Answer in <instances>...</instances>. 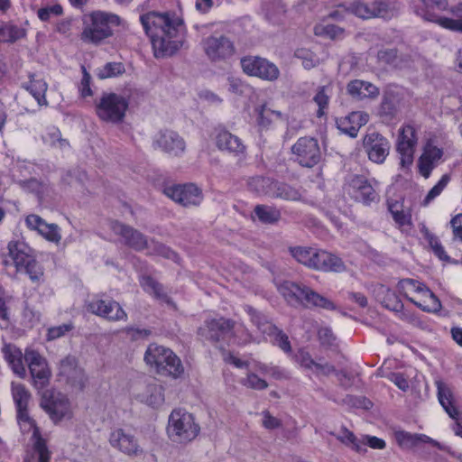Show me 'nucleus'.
I'll list each match as a JSON object with an SVG mask.
<instances>
[{
	"instance_id": "f257e3e1",
	"label": "nucleus",
	"mask_w": 462,
	"mask_h": 462,
	"mask_svg": "<svg viewBox=\"0 0 462 462\" xmlns=\"http://www.w3.org/2000/svg\"><path fill=\"white\" fill-rule=\"evenodd\" d=\"M140 22L156 58L171 56L181 47L183 22L175 14L150 12L141 15Z\"/></svg>"
},
{
	"instance_id": "f03ea898",
	"label": "nucleus",
	"mask_w": 462,
	"mask_h": 462,
	"mask_svg": "<svg viewBox=\"0 0 462 462\" xmlns=\"http://www.w3.org/2000/svg\"><path fill=\"white\" fill-rule=\"evenodd\" d=\"M277 290L291 306L302 305L305 308H319L327 310L336 309L333 301L303 283L284 281L277 285Z\"/></svg>"
},
{
	"instance_id": "7ed1b4c3",
	"label": "nucleus",
	"mask_w": 462,
	"mask_h": 462,
	"mask_svg": "<svg viewBox=\"0 0 462 462\" xmlns=\"http://www.w3.org/2000/svg\"><path fill=\"white\" fill-rule=\"evenodd\" d=\"M121 19L118 15L103 11H95L83 19V30L80 38L83 42L99 44L105 39L112 36V26L119 25Z\"/></svg>"
},
{
	"instance_id": "20e7f679",
	"label": "nucleus",
	"mask_w": 462,
	"mask_h": 462,
	"mask_svg": "<svg viewBox=\"0 0 462 462\" xmlns=\"http://www.w3.org/2000/svg\"><path fill=\"white\" fill-rule=\"evenodd\" d=\"M144 361L160 375L178 378L184 372L180 359L173 351L157 344L148 346L144 353Z\"/></svg>"
},
{
	"instance_id": "39448f33",
	"label": "nucleus",
	"mask_w": 462,
	"mask_h": 462,
	"mask_svg": "<svg viewBox=\"0 0 462 462\" xmlns=\"http://www.w3.org/2000/svg\"><path fill=\"white\" fill-rule=\"evenodd\" d=\"M423 7L419 8L416 13L426 21L435 23L442 28L453 32H462V3L457 4L450 9L451 18L439 16L435 10L445 11L448 9V0H421Z\"/></svg>"
},
{
	"instance_id": "423d86ee",
	"label": "nucleus",
	"mask_w": 462,
	"mask_h": 462,
	"mask_svg": "<svg viewBox=\"0 0 462 462\" xmlns=\"http://www.w3.org/2000/svg\"><path fill=\"white\" fill-rule=\"evenodd\" d=\"M199 426L195 422L193 415L184 410L171 411L169 417L167 432L169 438L178 443H188L193 440L199 432Z\"/></svg>"
},
{
	"instance_id": "0eeeda50",
	"label": "nucleus",
	"mask_w": 462,
	"mask_h": 462,
	"mask_svg": "<svg viewBox=\"0 0 462 462\" xmlns=\"http://www.w3.org/2000/svg\"><path fill=\"white\" fill-rule=\"evenodd\" d=\"M129 106L128 99L116 93H104L96 102V113L102 121L121 123Z\"/></svg>"
},
{
	"instance_id": "6e6552de",
	"label": "nucleus",
	"mask_w": 462,
	"mask_h": 462,
	"mask_svg": "<svg viewBox=\"0 0 462 462\" xmlns=\"http://www.w3.org/2000/svg\"><path fill=\"white\" fill-rule=\"evenodd\" d=\"M250 185L258 192L272 198H280L286 200L300 201L303 199V192L289 184L273 180L269 178L256 177Z\"/></svg>"
},
{
	"instance_id": "1a4fd4ad",
	"label": "nucleus",
	"mask_w": 462,
	"mask_h": 462,
	"mask_svg": "<svg viewBox=\"0 0 462 462\" xmlns=\"http://www.w3.org/2000/svg\"><path fill=\"white\" fill-rule=\"evenodd\" d=\"M398 290L402 293L408 300L418 296V294H423L429 299L426 302H416V306L426 312H439L441 309V303L439 298L429 289L424 283L414 280V279H402L398 282Z\"/></svg>"
},
{
	"instance_id": "9d476101",
	"label": "nucleus",
	"mask_w": 462,
	"mask_h": 462,
	"mask_svg": "<svg viewBox=\"0 0 462 462\" xmlns=\"http://www.w3.org/2000/svg\"><path fill=\"white\" fill-rule=\"evenodd\" d=\"M243 72L264 81H276L281 75L276 64L260 56H245L240 60Z\"/></svg>"
},
{
	"instance_id": "9b49d317",
	"label": "nucleus",
	"mask_w": 462,
	"mask_h": 462,
	"mask_svg": "<svg viewBox=\"0 0 462 462\" xmlns=\"http://www.w3.org/2000/svg\"><path fill=\"white\" fill-rule=\"evenodd\" d=\"M295 161L303 167L311 168L321 159L318 140L313 137H300L291 147Z\"/></svg>"
},
{
	"instance_id": "f8f14e48",
	"label": "nucleus",
	"mask_w": 462,
	"mask_h": 462,
	"mask_svg": "<svg viewBox=\"0 0 462 462\" xmlns=\"http://www.w3.org/2000/svg\"><path fill=\"white\" fill-rule=\"evenodd\" d=\"M24 360L28 365L33 386L38 390L45 388L51 377V371L47 360L32 349L25 350Z\"/></svg>"
},
{
	"instance_id": "ddd939ff",
	"label": "nucleus",
	"mask_w": 462,
	"mask_h": 462,
	"mask_svg": "<svg viewBox=\"0 0 462 462\" xmlns=\"http://www.w3.org/2000/svg\"><path fill=\"white\" fill-rule=\"evenodd\" d=\"M164 194L183 207H197L203 200L202 190L193 183L177 184L166 187Z\"/></svg>"
},
{
	"instance_id": "4468645a",
	"label": "nucleus",
	"mask_w": 462,
	"mask_h": 462,
	"mask_svg": "<svg viewBox=\"0 0 462 462\" xmlns=\"http://www.w3.org/2000/svg\"><path fill=\"white\" fill-rule=\"evenodd\" d=\"M17 421L23 432L32 431L34 441V450L38 454L39 462H50L51 452L49 451L44 439L41 438L39 429L35 421L30 417L27 409L16 411Z\"/></svg>"
},
{
	"instance_id": "2eb2a0df",
	"label": "nucleus",
	"mask_w": 462,
	"mask_h": 462,
	"mask_svg": "<svg viewBox=\"0 0 462 462\" xmlns=\"http://www.w3.org/2000/svg\"><path fill=\"white\" fill-rule=\"evenodd\" d=\"M417 141L418 138L413 126L407 125L400 129L396 149L400 154L402 168H408L412 164Z\"/></svg>"
},
{
	"instance_id": "dca6fc26",
	"label": "nucleus",
	"mask_w": 462,
	"mask_h": 462,
	"mask_svg": "<svg viewBox=\"0 0 462 462\" xmlns=\"http://www.w3.org/2000/svg\"><path fill=\"white\" fill-rule=\"evenodd\" d=\"M58 376L60 380H64L79 390H83L88 382L84 370L79 365L77 358L72 356L60 360Z\"/></svg>"
},
{
	"instance_id": "f3484780",
	"label": "nucleus",
	"mask_w": 462,
	"mask_h": 462,
	"mask_svg": "<svg viewBox=\"0 0 462 462\" xmlns=\"http://www.w3.org/2000/svg\"><path fill=\"white\" fill-rule=\"evenodd\" d=\"M134 398L152 407H160L164 402L163 387L155 381H140L132 387Z\"/></svg>"
},
{
	"instance_id": "a211bd4d",
	"label": "nucleus",
	"mask_w": 462,
	"mask_h": 462,
	"mask_svg": "<svg viewBox=\"0 0 462 462\" xmlns=\"http://www.w3.org/2000/svg\"><path fill=\"white\" fill-rule=\"evenodd\" d=\"M345 189L356 199L369 204L377 199V193L369 180L363 175H348L345 182Z\"/></svg>"
},
{
	"instance_id": "6ab92c4d",
	"label": "nucleus",
	"mask_w": 462,
	"mask_h": 462,
	"mask_svg": "<svg viewBox=\"0 0 462 462\" xmlns=\"http://www.w3.org/2000/svg\"><path fill=\"white\" fill-rule=\"evenodd\" d=\"M153 147L173 157L181 156L186 150L184 139L175 131L162 130L153 138Z\"/></svg>"
},
{
	"instance_id": "aec40b11",
	"label": "nucleus",
	"mask_w": 462,
	"mask_h": 462,
	"mask_svg": "<svg viewBox=\"0 0 462 462\" xmlns=\"http://www.w3.org/2000/svg\"><path fill=\"white\" fill-rule=\"evenodd\" d=\"M41 407L55 423L70 414L69 399L60 393H45L41 402Z\"/></svg>"
},
{
	"instance_id": "412c9836",
	"label": "nucleus",
	"mask_w": 462,
	"mask_h": 462,
	"mask_svg": "<svg viewBox=\"0 0 462 462\" xmlns=\"http://www.w3.org/2000/svg\"><path fill=\"white\" fill-rule=\"evenodd\" d=\"M110 228L116 236H121L122 242L135 251H143L148 247V240L146 236L139 230L125 225L118 221H112Z\"/></svg>"
},
{
	"instance_id": "4be33fe9",
	"label": "nucleus",
	"mask_w": 462,
	"mask_h": 462,
	"mask_svg": "<svg viewBox=\"0 0 462 462\" xmlns=\"http://www.w3.org/2000/svg\"><path fill=\"white\" fill-rule=\"evenodd\" d=\"M363 144L369 160L373 162L381 164L389 154L390 143L376 132L367 134L364 138Z\"/></svg>"
},
{
	"instance_id": "5701e85b",
	"label": "nucleus",
	"mask_w": 462,
	"mask_h": 462,
	"mask_svg": "<svg viewBox=\"0 0 462 462\" xmlns=\"http://www.w3.org/2000/svg\"><path fill=\"white\" fill-rule=\"evenodd\" d=\"M87 309L92 314L110 321L125 320L127 318L120 304L111 300H93L87 305Z\"/></svg>"
},
{
	"instance_id": "b1692460",
	"label": "nucleus",
	"mask_w": 462,
	"mask_h": 462,
	"mask_svg": "<svg viewBox=\"0 0 462 462\" xmlns=\"http://www.w3.org/2000/svg\"><path fill=\"white\" fill-rule=\"evenodd\" d=\"M310 256L311 269L323 272H342L345 269L342 260L327 251L314 248Z\"/></svg>"
},
{
	"instance_id": "393cba45",
	"label": "nucleus",
	"mask_w": 462,
	"mask_h": 462,
	"mask_svg": "<svg viewBox=\"0 0 462 462\" xmlns=\"http://www.w3.org/2000/svg\"><path fill=\"white\" fill-rule=\"evenodd\" d=\"M109 442L112 447L129 456H137L143 452L135 438L122 429H116L111 432Z\"/></svg>"
},
{
	"instance_id": "a878e982",
	"label": "nucleus",
	"mask_w": 462,
	"mask_h": 462,
	"mask_svg": "<svg viewBox=\"0 0 462 462\" xmlns=\"http://www.w3.org/2000/svg\"><path fill=\"white\" fill-rule=\"evenodd\" d=\"M8 255L11 259H5V265L14 264L17 272L23 271V266L29 263L34 257L32 249L23 242L12 241L8 244Z\"/></svg>"
},
{
	"instance_id": "bb28decb",
	"label": "nucleus",
	"mask_w": 462,
	"mask_h": 462,
	"mask_svg": "<svg viewBox=\"0 0 462 462\" xmlns=\"http://www.w3.org/2000/svg\"><path fill=\"white\" fill-rule=\"evenodd\" d=\"M229 330V320L223 318L213 319L205 321L204 325L199 328V335L206 340L217 342L228 335Z\"/></svg>"
},
{
	"instance_id": "cd10ccee",
	"label": "nucleus",
	"mask_w": 462,
	"mask_h": 462,
	"mask_svg": "<svg viewBox=\"0 0 462 462\" xmlns=\"http://www.w3.org/2000/svg\"><path fill=\"white\" fill-rule=\"evenodd\" d=\"M204 50L210 60H220L231 52V42L226 36L212 35L204 41Z\"/></svg>"
},
{
	"instance_id": "c85d7f7f",
	"label": "nucleus",
	"mask_w": 462,
	"mask_h": 462,
	"mask_svg": "<svg viewBox=\"0 0 462 462\" xmlns=\"http://www.w3.org/2000/svg\"><path fill=\"white\" fill-rule=\"evenodd\" d=\"M368 120V114L362 111H356L337 119V125L342 133L351 137H356L359 129L365 125Z\"/></svg>"
},
{
	"instance_id": "c756f323",
	"label": "nucleus",
	"mask_w": 462,
	"mask_h": 462,
	"mask_svg": "<svg viewBox=\"0 0 462 462\" xmlns=\"http://www.w3.org/2000/svg\"><path fill=\"white\" fill-rule=\"evenodd\" d=\"M233 365L237 368H245L250 371L256 370L263 374H270L275 380H282L286 378L285 371L281 367L263 364L254 359L242 360L233 356Z\"/></svg>"
},
{
	"instance_id": "7c9ffc66",
	"label": "nucleus",
	"mask_w": 462,
	"mask_h": 462,
	"mask_svg": "<svg viewBox=\"0 0 462 462\" xmlns=\"http://www.w3.org/2000/svg\"><path fill=\"white\" fill-rule=\"evenodd\" d=\"M443 155V151L429 143L424 147V151L419 160V169L420 174L429 178L432 170L437 166L439 161Z\"/></svg>"
},
{
	"instance_id": "2f4dec72",
	"label": "nucleus",
	"mask_w": 462,
	"mask_h": 462,
	"mask_svg": "<svg viewBox=\"0 0 462 462\" xmlns=\"http://www.w3.org/2000/svg\"><path fill=\"white\" fill-rule=\"evenodd\" d=\"M395 439L398 445L404 449H411L414 447H417L420 443H430L439 449H443V447L439 442L425 434H412L402 430L395 432Z\"/></svg>"
},
{
	"instance_id": "473e14b6",
	"label": "nucleus",
	"mask_w": 462,
	"mask_h": 462,
	"mask_svg": "<svg viewBox=\"0 0 462 462\" xmlns=\"http://www.w3.org/2000/svg\"><path fill=\"white\" fill-rule=\"evenodd\" d=\"M3 354L13 372L20 378L26 376V369L23 365L24 356L22 351L12 344H5L3 346Z\"/></svg>"
},
{
	"instance_id": "72a5a7b5",
	"label": "nucleus",
	"mask_w": 462,
	"mask_h": 462,
	"mask_svg": "<svg viewBox=\"0 0 462 462\" xmlns=\"http://www.w3.org/2000/svg\"><path fill=\"white\" fill-rule=\"evenodd\" d=\"M29 79L23 87L34 97L39 106H48L49 103L45 97L48 89L46 81L35 74H30Z\"/></svg>"
},
{
	"instance_id": "f704fd0d",
	"label": "nucleus",
	"mask_w": 462,
	"mask_h": 462,
	"mask_svg": "<svg viewBox=\"0 0 462 462\" xmlns=\"http://www.w3.org/2000/svg\"><path fill=\"white\" fill-rule=\"evenodd\" d=\"M348 93L356 98H374L378 96L379 89L370 82L363 80H352L347 85Z\"/></svg>"
},
{
	"instance_id": "c9c22d12",
	"label": "nucleus",
	"mask_w": 462,
	"mask_h": 462,
	"mask_svg": "<svg viewBox=\"0 0 462 462\" xmlns=\"http://www.w3.org/2000/svg\"><path fill=\"white\" fill-rule=\"evenodd\" d=\"M255 112L257 114V123L262 127H269L273 122L286 121L288 116L280 110L272 108L268 104L259 106Z\"/></svg>"
},
{
	"instance_id": "e433bc0d",
	"label": "nucleus",
	"mask_w": 462,
	"mask_h": 462,
	"mask_svg": "<svg viewBox=\"0 0 462 462\" xmlns=\"http://www.w3.org/2000/svg\"><path fill=\"white\" fill-rule=\"evenodd\" d=\"M436 385L438 388V398L439 403L449 417L457 421L460 419V412L452 404V393L450 389L441 381H437Z\"/></svg>"
},
{
	"instance_id": "4c0bfd02",
	"label": "nucleus",
	"mask_w": 462,
	"mask_h": 462,
	"mask_svg": "<svg viewBox=\"0 0 462 462\" xmlns=\"http://www.w3.org/2000/svg\"><path fill=\"white\" fill-rule=\"evenodd\" d=\"M143 289L152 295L155 299L165 302L168 305H173L171 299L164 291L163 286L150 275H143L140 280Z\"/></svg>"
},
{
	"instance_id": "58836bf2",
	"label": "nucleus",
	"mask_w": 462,
	"mask_h": 462,
	"mask_svg": "<svg viewBox=\"0 0 462 462\" xmlns=\"http://www.w3.org/2000/svg\"><path fill=\"white\" fill-rule=\"evenodd\" d=\"M264 333L273 337V344L278 346L283 352L291 353V346L288 336L273 324L264 323Z\"/></svg>"
},
{
	"instance_id": "ea45409f",
	"label": "nucleus",
	"mask_w": 462,
	"mask_h": 462,
	"mask_svg": "<svg viewBox=\"0 0 462 462\" xmlns=\"http://www.w3.org/2000/svg\"><path fill=\"white\" fill-rule=\"evenodd\" d=\"M11 391L14 402L15 403L16 411L27 409L32 395L25 385L13 382L11 384Z\"/></svg>"
},
{
	"instance_id": "a19ab883",
	"label": "nucleus",
	"mask_w": 462,
	"mask_h": 462,
	"mask_svg": "<svg viewBox=\"0 0 462 462\" xmlns=\"http://www.w3.org/2000/svg\"><path fill=\"white\" fill-rule=\"evenodd\" d=\"M254 213L255 217L263 224H274L281 218L280 210L267 205H257Z\"/></svg>"
},
{
	"instance_id": "79ce46f5",
	"label": "nucleus",
	"mask_w": 462,
	"mask_h": 462,
	"mask_svg": "<svg viewBox=\"0 0 462 462\" xmlns=\"http://www.w3.org/2000/svg\"><path fill=\"white\" fill-rule=\"evenodd\" d=\"M374 17L388 19L393 17L399 10V4L395 0H379L373 2Z\"/></svg>"
},
{
	"instance_id": "37998d69",
	"label": "nucleus",
	"mask_w": 462,
	"mask_h": 462,
	"mask_svg": "<svg viewBox=\"0 0 462 462\" xmlns=\"http://www.w3.org/2000/svg\"><path fill=\"white\" fill-rule=\"evenodd\" d=\"M26 35L25 29L12 23H0V41L14 42Z\"/></svg>"
},
{
	"instance_id": "c03bdc74",
	"label": "nucleus",
	"mask_w": 462,
	"mask_h": 462,
	"mask_svg": "<svg viewBox=\"0 0 462 462\" xmlns=\"http://www.w3.org/2000/svg\"><path fill=\"white\" fill-rule=\"evenodd\" d=\"M145 249L148 250L147 254L149 255L162 256L175 263H178L180 260L179 255L173 250L155 240H151L150 244L148 243V247Z\"/></svg>"
},
{
	"instance_id": "a18cd8bd",
	"label": "nucleus",
	"mask_w": 462,
	"mask_h": 462,
	"mask_svg": "<svg viewBox=\"0 0 462 462\" xmlns=\"http://www.w3.org/2000/svg\"><path fill=\"white\" fill-rule=\"evenodd\" d=\"M314 33L317 36L336 40L343 36L344 29L334 24L319 23L314 27Z\"/></svg>"
},
{
	"instance_id": "49530a36",
	"label": "nucleus",
	"mask_w": 462,
	"mask_h": 462,
	"mask_svg": "<svg viewBox=\"0 0 462 462\" xmlns=\"http://www.w3.org/2000/svg\"><path fill=\"white\" fill-rule=\"evenodd\" d=\"M337 439L343 444L356 450V452L366 451V448H363L361 444V439H358L352 431L348 430L345 427H343L340 430V433L337 435Z\"/></svg>"
},
{
	"instance_id": "de8ad7c7",
	"label": "nucleus",
	"mask_w": 462,
	"mask_h": 462,
	"mask_svg": "<svg viewBox=\"0 0 462 462\" xmlns=\"http://www.w3.org/2000/svg\"><path fill=\"white\" fill-rule=\"evenodd\" d=\"M213 140L217 147L221 151H230L231 134L225 126L218 125L215 128Z\"/></svg>"
},
{
	"instance_id": "09e8293b",
	"label": "nucleus",
	"mask_w": 462,
	"mask_h": 462,
	"mask_svg": "<svg viewBox=\"0 0 462 462\" xmlns=\"http://www.w3.org/2000/svg\"><path fill=\"white\" fill-rule=\"evenodd\" d=\"M374 4H365L362 1L354 2L349 7L348 11L362 18V19H370L374 17Z\"/></svg>"
},
{
	"instance_id": "8fccbe9b",
	"label": "nucleus",
	"mask_w": 462,
	"mask_h": 462,
	"mask_svg": "<svg viewBox=\"0 0 462 462\" xmlns=\"http://www.w3.org/2000/svg\"><path fill=\"white\" fill-rule=\"evenodd\" d=\"M330 88L323 86L319 88L316 95L313 97L314 102L319 106L317 111L318 117H321L325 115V110L328 108L329 102Z\"/></svg>"
},
{
	"instance_id": "3c124183",
	"label": "nucleus",
	"mask_w": 462,
	"mask_h": 462,
	"mask_svg": "<svg viewBox=\"0 0 462 462\" xmlns=\"http://www.w3.org/2000/svg\"><path fill=\"white\" fill-rule=\"evenodd\" d=\"M314 248L295 246L290 248L291 255L300 263L310 268L311 258Z\"/></svg>"
},
{
	"instance_id": "603ef678",
	"label": "nucleus",
	"mask_w": 462,
	"mask_h": 462,
	"mask_svg": "<svg viewBox=\"0 0 462 462\" xmlns=\"http://www.w3.org/2000/svg\"><path fill=\"white\" fill-rule=\"evenodd\" d=\"M23 271L28 274L30 280L33 283L39 284L43 282V268L39 263L36 262L34 258L29 263L23 266Z\"/></svg>"
},
{
	"instance_id": "864d4df0",
	"label": "nucleus",
	"mask_w": 462,
	"mask_h": 462,
	"mask_svg": "<svg viewBox=\"0 0 462 462\" xmlns=\"http://www.w3.org/2000/svg\"><path fill=\"white\" fill-rule=\"evenodd\" d=\"M240 383L247 388L257 391L264 390L268 387L267 382L253 372H249L245 377L240 380Z\"/></svg>"
},
{
	"instance_id": "5fc2aeb1",
	"label": "nucleus",
	"mask_w": 462,
	"mask_h": 462,
	"mask_svg": "<svg viewBox=\"0 0 462 462\" xmlns=\"http://www.w3.org/2000/svg\"><path fill=\"white\" fill-rule=\"evenodd\" d=\"M39 234L50 242L59 244L61 240L60 229L56 224L45 223Z\"/></svg>"
},
{
	"instance_id": "6e6d98bb",
	"label": "nucleus",
	"mask_w": 462,
	"mask_h": 462,
	"mask_svg": "<svg viewBox=\"0 0 462 462\" xmlns=\"http://www.w3.org/2000/svg\"><path fill=\"white\" fill-rule=\"evenodd\" d=\"M125 71V67L121 62H108L99 71L98 77L100 79H106L116 77Z\"/></svg>"
},
{
	"instance_id": "4d7b16f0",
	"label": "nucleus",
	"mask_w": 462,
	"mask_h": 462,
	"mask_svg": "<svg viewBox=\"0 0 462 462\" xmlns=\"http://www.w3.org/2000/svg\"><path fill=\"white\" fill-rule=\"evenodd\" d=\"M450 180V177L448 174H444L441 179L438 181V183L429 191L427 196L423 200L424 205H428L431 200L440 195V193L447 187L448 183Z\"/></svg>"
},
{
	"instance_id": "13d9d810",
	"label": "nucleus",
	"mask_w": 462,
	"mask_h": 462,
	"mask_svg": "<svg viewBox=\"0 0 462 462\" xmlns=\"http://www.w3.org/2000/svg\"><path fill=\"white\" fill-rule=\"evenodd\" d=\"M425 238L427 239L434 254L440 260H448L449 258L448 255L446 254L444 247L442 246L438 237H436L435 236L427 231L425 233Z\"/></svg>"
},
{
	"instance_id": "bf43d9fd",
	"label": "nucleus",
	"mask_w": 462,
	"mask_h": 462,
	"mask_svg": "<svg viewBox=\"0 0 462 462\" xmlns=\"http://www.w3.org/2000/svg\"><path fill=\"white\" fill-rule=\"evenodd\" d=\"M62 14L63 8L59 4L40 8L37 12L38 18L42 22H48L51 16H60Z\"/></svg>"
},
{
	"instance_id": "052dcab7",
	"label": "nucleus",
	"mask_w": 462,
	"mask_h": 462,
	"mask_svg": "<svg viewBox=\"0 0 462 462\" xmlns=\"http://www.w3.org/2000/svg\"><path fill=\"white\" fill-rule=\"evenodd\" d=\"M245 311L249 314V316L251 317V319H252V322L254 324H255V326L258 328V329L263 333H264V328H265V325L264 323L266 324H272L268 319L262 313L256 311L254 309H253L252 307L250 306H246L245 308Z\"/></svg>"
},
{
	"instance_id": "680f3d73",
	"label": "nucleus",
	"mask_w": 462,
	"mask_h": 462,
	"mask_svg": "<svg viewBox=\"0 0 462 462\" xmlns=\"http://www.w3.org/2000/svg\"><path fill=\"white\" fill-rule=\"evenodd\" d=\"M233 337L237 344H246L251 340V335L243 324L233 322Z\"/></svg>"
},
{
	"instance_id": "e2e57ef3",
	"label": "nucleus",
	"mask_w": 462,
	"mask_h": 462,
	"mask_svg": "<svg viewBox=\"0 0 462 462\" xmlns=\"http://www.w3.org/2000/svg\"><path fill=\"white\" fill-rule=\"evenodd\" d=\"M318 337L320 344L324 346H332L336 341L332 330L329 328H320L318 331Z\"/></svg>"
},
{
	"instance_id": "0e129e2a",
	"label": "nucleus",
	"mask_w": 462,
	"mask_h": 462,
	"mask_svg": "<svg viewBox=\"0 0 462 462\" xmlns=\"http://www.w3.org/2000/svg\"><path fill=\"white\" fill-rule=\"evenodd\" d=\"M73 328L72 324H62L57 327H52L48 329L47 337L48 340H54L57 339L62 336H64L66 333L70 331Z\"/></svg>"
},
{
	"instance_id": "69168bd1",
	"label": "nucleus",
	"mask_w": 462,
	"mask_h": 462,
	"mask_svg": "<svg viewBox=\"0 0 462 462\" xmlns=\"http://www.w3.org/2000/svg\"><path fill=\"white\" fill-rule=\"evenodd\" d=\"M296 358L300 366L307 370H313L316 365V361H314L310 353L305 350H300Z\"/></svg>"
},
{
	"instance_id": "338daca9",
	"label": "nucleus",
	"mask_w": 462,
	"mask_h": 462,
	"mask_svg": "<svg viewBox=\"0 0 462 462\" xmlns=\"http://www.w3.org/2000/svg\"><path fill=\"white\" fill-rule=\"evenodd\" d=\"M262 425L267 430H275L282 426L278 418L273 417L268 411L262 412Z\"/></svg>"
},
{
	"instance_id": "774afa93",
	"label": "nucleus",
	"mask_w": 462,
	"mask_h": 462,
	"mask_svg": "<svg viewBox=\"0 0 462 462\" xmlns=\"http://www.w3.org/2000/svg\"><path fill=\"white\" fill-rule=\"evenodd\" d=\"M454 239L462 242V214L455 216L450 220Z\"/></svg>"
}]
</instances>
